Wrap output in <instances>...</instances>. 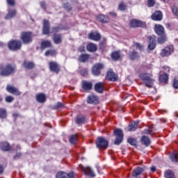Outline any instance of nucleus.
I'll use <instances>...</instances> for the list:
<instances>
[{"mask_svg": "<svg viewBox=\"0 0 178 178\" xmlns=\"http://www.w3.org/2000/svg\"><path fill=\"white\" fill-rule=\"evenodd\" d=\"M172 87L175 90H178V77H175L172 82Z\"/></svg>", "mask_w": 178, "mask_h": 178, "instance_id": "obj_48", "label": "nucleus"}, {"mask_svg": "<svg viewBox=\"0 0 178 178\" xmlns=\"http://www.w3.org/2000/svg\"><path fill=\"white\" fill-rule=\"evenodd\" d=\"M0 148L3 152H8L12 149L10 145L8 142H1L0 143Z\"/></svg>", "mask_w": 178, "mask_h": 178, "instance_id": "obj_27", "label": "nucleus"}, {"mask_svg": "<svg viewBox=\"0 0 178 178\" xmlns=\"http://www.w3.org/2000/svg\"><path fill=\"white\" fill-rule=\"evenodd\" d=\"M170 158L172 162H178V153L174 152L170 156Z\"/></svg>", "mask_w": 178, "mask_h": 178, "instance_id": "obj_45", "label": "nucleus"}, {"mask_svg": "<svg viewBox=\"0 0 178 178\" xmlns=\"http://www.w3.org/2000/svg\"><path fill=\"white\" fill-rule=\"evenodd\" d=\"M19 113H14L13 114V117L15 119H17V118H19Z\"/></svg>", "mask_w": 178, "mask_h": 178, "instance_id": "obj_63", "label": "nucleus"}, {"mask_svg": "<svg viewBox=\"0 0 178 178\" xmlns=\"http://www.w3.org/2000/svg\"><path fill=\"white\" fill-rule=\"evenodd\" d=\"M49 69L50 72L59 74L60 73V65L56 61H50L49 63Z\"/></svg>", "mask_w": 178, "mask_h": 178, "instance_id": "obj_10", "label": "nucleus"}, {"mask_svg": "<svg viewBox=\"0 0 178 178\" xmlns=\"http://www.w3.org/2000/svg\"><path fill=\"white\" fill-rule=\"evenodd\" d=\"M16 73V66L13 64L8 63L6 65H0V76L2 77H9Z\"/></svg>", "mask_w": 178, "mask_h": 178, "instance_id": "obj_2", "label": "nucleus"}, {"mask_svg": "<svg viewBox=\"0 0 178 178\" xmlns=\"http://www.w3.org/2000/svg\"><path fill=\"white\" fill-rule=\"evenodd\" d=\"M128 58L130 60H140V54L136 49H132L128 54Z\"/></svg>", "mask_w": 178, "mask_h": 178, "instance_id": "obj_16", "label": "nucleus"}, {"mask_svg": "<svg viewBox=\"0 0 178 178\" xmlns=\"http://www.w3.org/2000/svg\"><path fill=\"white\" fill-rule=\"evenodd\" d=\"M95 144L99 149H108V147H109V141L104 136H99L96 139Z\"/></svg>", "mask_w": 178, "mask_h": 178, "instance_id": "obj_4", "label": "nucleus"}, {"mask_svg": "<svg viewBox=\"0 0 178 178\" xmlns=\"http://www.w3.org/2000/svg\"><path fill=\"white\" fill-rule=\"evenodd\" d=\"M147 38L149 40L148 48L150 51H154L156 48V36L149 35Z\"/></svg>", "mask_w": 178, "mask_h": 178, "instance_id": "obj_12", "label": "nucleus"}, {"mask_svg": "<svg viewBox=\"0 0 178 178\" xmlns=\"http://www.w3.org/2000/svg\"><path fill=\"white\" fill-rule=\"evenodd\" d=\"M86 49L88 52H96L98 47H97V44L90 42L86 45Z\"/></svg>", "mask_w": 178, "mask_h": 178, "instance_id": "obj_34", "label": "nucleus"}, {"mask_svg": "<svg viewBox=\"0 0 178 178\" xmlns=\"http://www.w3.org/2000/svg\"><path fill=\"white\" fill-rule=\"evenodd\" d=\"M139 123L140 121H134L133 122H131L128 126L129 131H136L137 129H138Z\"/></svg>", "mask_w": 178, "mask_h": 178, "instance_id": "obj_31", "label": "nucleus"}, {"mask_svg": "<svg viewBox=\"0 0 178 178\" xmlns=\"http://www.w3.org/2000/svg\"><path fill=\"white\" fill-rule=\"evenodd\" d=\"M14 100H15V98L12 96H7L5 98L6 102H8V103L13 102Z\"/></svg>", "mask_w": 178, "mask_h": 178, "instance_id": "obj_50", "label": "nucleus"}, {"mask_svg": "<svg viewBox=\"0 0 178 178\" xmlns=\"http://www.w3.org/2000/svg\"><path fill=\"white\" fill-rule=\"evenodd\" d=\"M17 13V10H16V9H8V14L5 17L6 20L13 19V17H15V16H16Z\"/></svg>", "mask_w": 178, "mask_h": 178, "instance_id": "obj_30", "label": "nucleus"}, {"mask_svg": "<svg viewBox=\"0 0 178 178\" xmlns=\"http://www.w3.org/2000/svg\"><path fill=\"white\" fill-rule=\"evenodd\" d=\"M62 106H63V104H62V102H57V104H56L55 108H56V109H58V108H62Z\"/></svg>", "mask_w": 178, "mask_h": 178, "instance_id": "obj_58", "label": "nucleus"}, {"mask_svg": "<svg viewBox=\"0 0 178 178\" xmlns=\"http://www.w3.org/2000/svg\"><path fill=\"white\" fill-rule=\"evenodd\" d=\"M154 130H152V128L145 129L143 130V134H152V132Z\"/></svg>", "mask_w": 178, "mask_h": 178, "instance_id": "obj_49", "label": "nucleus"}, {"mask_svg": "<svg viewBox=\"0 0 178 178\" xmlns=\"http://www.w3.org/2000/svg\"><path fill=\"white\" fill-rule=\"evenodd\" d=\"M46 48H52V43L50 40H43L40 43V49L44 51Z\"/></svg>", "mask_w": 178, "mask_h": 178, "instance_id": "obj_28", "label": "nucleus"}, {"mask_svg": "<svg viewBox=\"0 0 178 178\" xmlns=\"http://www.w3.org/2000/svg\"><path fill=\"white\" fill-rule=\"evenodd\" d=\"M7 3H8L10 6H15L16 3L15 0H7Z\"/></svg>", "mask_w": 178, "mask_h": 178, "instance_id": "obj_56", "label": "nucleus"}, {"mask_svg": "<svg viewBox=\"0 0 178 178\" xmlns=\"http://www.w3.org/2000/svg\"><path fill=\"white\" fill-rule=\"evenodd\" d=\"M128 144H130L132 147H137V140L134 138H129L127 140Z\"/></svg>", "mask_w": 178, "mask_h": 178, "instance_id": "obj_41", "label": "nucleus"}, {"mask_svg": "<svg viewBox=\"0 0 178 178\" xmlns=\"http://www.w3.org/2000/svg\"><path fill=\"white\" fill-rule=\"evenodd\" d=\"M106 80L108 81H117L118 75H116L113 71L109 70L106 72Z\"/></svg>", "mask_w": 178, "mask_h": 178, "instance_id": "obj_17", "label": "nucleus"}, {"mask_svg": "<svg viewBox=\"0 0 178 178\" xmlns=\"http://www.w3.org/2000/svg\"><path fill=\"white\" fill-rule=\"evenodd\" d=\"M163 69H164L165 72H167V73H169L170 72V67L168 66H163Z\"/></svg>", "mask_w": 178, "mask_h": 178, "instance_id": "obj_61", "label": "nucleus"}, {"mask_svg": "<svg viewBox=\"0 0 178 178\" xmlns=\"http://www.w3.org/2000/svg\"><path fill=\"white\" fill-rule=\"evenodd\" d=\"M53 41L54 44H62V35L60 33H54L53 35Z\"/></svg>", "mask_w": 178, "mask_h": 178, "instance_id": "obj_35", "label": "nucleus"}, {"mask_svg": "<svg viewBox=\"0 0 178 178\" xmlns=\"http://www.w3.org/2000/svg\"><path fill=\"white\" fill-rule=\"evenodd\" d=\"M80 169L86 176H88L89 177H95V172L91 168L80 165Z\"/></svg>", "mask_w": 178, "mask_h": 178, "instance_id": "obj_13", "label": "nucleus"}, {"mask_svg": "<svg viewBox=\"0 0 178 178\" xmlns=\"http://www.w3.org/2000/svg\"><path fill=\"white\" fill-rule=\"evenodd\" d=\"M106 44V41H103L100 42V47H105V44Z\"/></svg>", "mask_w": 178, "mask_h": 178, "instance_id": "obj_64", "label": "nucleus"}, {"mask_svg": "<svg viewBox=\"0 0 178 178\" xmlns=\"http://www.w3.org/2000/svg\"><path fill=\"white\" fill-rule=\"evenodd\" d=\"M154 33L158 35L157 42L158 44H165L168 40V35L165 31V27L161 24H155L154 27Z\"/></svg>", "mask_w": 178, "mask_h": 178, "instance_id": "obj_1", "label": "nucleus"}, {"mask_svg": "<svg viewBox=\"0 0 178 178\" xmlns=\"http://www.w3.org/2000/svg\"><path fill=\"white\" fill-rule=\"evenodd\" d=\"M63 7L66 10H72V6L69 3H64Z\"/></svg>", "mask_w": 178, "mask_h": 178, "instance_id": "obj_51", "label": "nucleus"}, {"mask_svg": "<svg viewBox=\"0 0 178 178\" xmlns=\"http://www.w3.org/2000/svg\"><path fill=\"white\" fill-rule=\"evenodd\" d=\"M152 20L154 22H161L163 19V14L161 10H156L152 15H151Z\"/></svg>", "mask_w": 178, "mask_h": 178, "instance_id": "obj_15", "label": "nucleus"}, {"mask_svg": "<svg viewBox=\"0 0 178 178\" xmlns=\"http://www.w3.org/2000/svg\"><path fill=\"white\" fill-rule=\"evenodd\" d=\"M79 52H85L86 51V47L84 46H80L79 48Z\"/></svg>", "mask_w": 178, "mask_h": 178, "instance_id": "obj_60", "label": "nucleus"}, {"mask_svg": "<svg viewBox=\"0 0 178 178\" xmlns=\"http://www.w3.org/2000/svg\"><path fill=\"white\" fill-rule=\"evenodd\" d=\"M127 9V4L124 2H121L118 4V10H120V12H124Z\"/></svg>", "mask_w": 178, "mask_h": 178, "instance_id": "obj_42", "label": "nucleus"}, {"mask_svg": "<svg viewBox=\"0 0 178 178\" xmlns=\"http://www.w3.org/2000/svg\"><path fill=\"white\" fill-rule=\"evenodd\" d=\"M111 59L113 60H119L120 59L121 56H120V51H114L111 53Z\"/></svg>", "mask_w": 178, "mask_h": 178, "instance_id": "obj_38", "label": "nucleus"}, {"mask_svg": "<svg viewBox=\"0 0 178 178\" xmlns=\"http://www.w3.org/2000/svg\"><path fill=\"white\" fill-rule=\"evenodd\" d=\"M173 52H175V47L173 45H168L164 49H161L160 56L161 58H166L167 56H170Z\"/></svg>", "mask_w": 178, "mask_h": 178, "instance_id": "obj_8", "label": "nucleus"}, {"mask_svg": "<svg viewBox=\"0 0 178 178\" xmlns=\"http://www.w3.org/2000/svg\"><path fill=\"white\" fill-rule=\"evenodd\" d=\"M90 59V54H81L78 58V60L79 62H81L82 63H86Z\"/></svg>", "mask_w": 178, "mask_h": 178, "instance_id": "obj_37", "label": "nucleus"}, {"mask_svg": "<svg viewBox=\"0 0 178 178\" xmlns=\"http://www.w3.org/2000/svg\"><path fill=\"white\" fill-rule=\"evenodd\" d=\"M87 122V119L86 116L83 115H78L75 118V123L78 124V126H81L82 124H86Z\"/></svg>", "mask_w": 178, "mask_h": 178, "instance_id": "obj_18", "label": "nucleus"}, {"mask_svg": "<svg viewBox=\"0 0 178 178\" xmlns=\"http://www.w3.org/2000/svg\"><path fill=\"white\" fill-rule=\"evenodd\" d=\"M113 134L115 136V145H120L123 141V131L120 129H117L113 131Z\"/></svg>", "mask_w": 178, "mask_h": 178, "instance_id": "obj_7", "label": "nucleus"}, {"mask_svg": "<svg viewBox=\"0 0 178 178\" xmlns=\"http://www.w3.org/2000/svg\"><path fill=\"white\" fill-rule=\"evenodd\" d=\"M81 87L83 91H91V90H92V82L88 81H82Z\"/></svg>", "mask_w": 178, "mask_h": 178, "instance_id": "obj_22", "label": "nucleus"}, {"mask_svg": "<svg viewBox=\"0 0 178 178\" xmlns=\"http://www.w3.org/2000/svg\"><path fill=\"white\" fill-rule=\"evenodd\" d=\"M132 47H134L136 48V49H138L139 51H143L144 49V47L143 44H140L139 42H135Z\"/></svg>", "mask_w": 178, "mask_h": 178, "instance_id": "obj_47", "label": "nucleus"}, {"mask_svg": "<svg viewBox=\"0 0 178 178\" xmlns=\"http://www.w3.org/2000/svg\"><path fill=\"white\" fill-rule=\"evenodd\" d=\"M6 118H8L6 109L0 108V119H6Z\"/></svg>", "mask_w": 178, "mask_h": 178, "instance_id": "obj_40", "label": "nucleus"}, {"mask_svg": "<svg viewBox=\"0 0 178 178\" xmlns=\"http://www.w3.org/2000/svg\"><path fill=\"white\" fill-rule=\"evenodd\" d=\"M79 73L83 77H87V76H88V69L83 68L79 71Z\"/></svg>", "mask_w": 178, "mask_h": 178, "instance_id": "obj_46", "label": "nucleus"}, {"mask_svg": "<svg viewBox=\"0 0 178 178\" xmlns=\"http://www.w3.org/2000/svg\"><path fill=\"white\" fill-rule=\"evenodd\" d=\"M77 140H79V137L77 136V134H74L70 137L69 141L71 144H76Z\"/></svg>", "mask_w": 178, "mask_h": 178, "instance_id": "obj_43", "label": "nucleus"}, {"mask_svg": "<svg viewBox=\"0 0 178 178\" xmlns=\"http://www.w3.org/2000/svg\"><path fill=\"white\" fill-rule=\"evenodd\" d=\"M97 22H99V23H102L103 24H105L106 23H108L110 19L108 15L100 14L97 16Z\"/></svg>", "mask_w": 178, "mask_h": 178, "instance_id": "obj_25", "label": "nucleus"}, {"mask_svg": "<svg viewBox=\"0 0 178 178\" xmlns=\"http://www.w3.org/2000/svg\"><path fill=\"white\" fill-rule=\"evenodd\" d=\"M140 141L143 145H145V147H148L151 145V139L147 136H143L140 138Z\"/></svg>", "mask_w": 178, "mask_h": 178, "instance_id": "obj_36", "label": "nucleus"}, {"mask_svg": "<svg viewBox=\"0 0 178 178\" xmlns=\"http://www.w3.org/2000/svg\"><path fill=\"white\" fill-rule=\"evenodd\" d=\"M8 47L10 51H19L22 49V41L19 40H11L8 43Z\"/></svg>", "mask_w": 178, "mask_h": 178, "instance_id": "obj_6", "label": "nucleus"}, {"mask_svg": "<svg viewBox=\"0 0 178 178\" xmlns=\"http://www.w3.org/2000/svg\"><path fill=\"white\" fill-rule=\"evenodd\" d=\"M155 5V0H147V6L149 8H152Z\"/></svg>", "mask_w": 178, "mask_h": 178, "instance_id": "obj_52", "label": "nucleus"}, {"mask_svg": "<svg viewBox=\"0 0 178 178\" xmlns=\"http://www.w3.org/2000/svg\"><path fill=\"white\" fill-rule=\"evenodd\" d=\"M129 24L130 27L132 29H137L138 27H140L141 29H145L147 27V24L145 22H143L136 19H131Z\"/></svg>", "mask_w": 178, "mask_h": 178, "instance_id": "obj_9", "label": "nucleus"}, {"mask_svg": "<svg viewBox=\"0 0 178 178\" xmlns=\"http://www.w3.org/2000/svg\"><path fill=\"white\" fill-rule=\"evenodd\" d=\"M6 91L10 92V94H13V95H20V94H22V92L19 91L18 88H16L15 87L10 85H8L6 86Z\"/></svg>", "mask_w": 178, "mask_h": 178, "instance_id": "obj_21", "label": "nucleus"}, {"mask_svg": "<svg viewBox=\"0 0 178 178\" xmlns=\"http://www.w3.org/2000/svg\"><path fill=\"white\" fill-rule=\"evenodd\" d=\"M165 178H175V172L170 170H168L164 172Z\"/></svg>", "mask_w": 178, "mask_h": 178, "instance_id": "obj_39", "label": "nucleus"}, {"mask_svg": "<svg viewBox=\"0 0 178 178\" xmlns=\"http://www.w3.org/2000/svg\"><path fill=\"white\" fill-rule=\"evenodd\" d=\"M88 38L92 41H99L101 40V34L99 33L92 32L88 34Z\"/></svg>", "mask_w": 178, "mask_h": 178, "instance_id": "obj_29", "label": "nucleus"}, {"mask_svg": "<svg viewBox=\"0 0 178 178\" xmlns=\"http://www.w3.org/2000/svg\"><path fill=\"white\" fill-rule=\"evenodd\" d=\"M56 178H74V174H73L72 172L67 173L60 171L56 174Z\"/></svg>", "mask_w": 178, "mask_h": 178, "instance_id": "obj_20", "label": "nucleus"}, {"mask_svg": "<svg viewBox=\"0 0 178 178\" xmlns=\"http://www.w3.org/2000/svg\"><path fill=\"white\" fill-rule=\"evenodd\" d=\"M105 83L104 82H98L95 84L94 88L96 92L98 94H102L105 90Z\"/></svg>", "mask_w": 178, "mask_h": 178, "instance_id": "obj_19", "label": "nucleus"}, {"mask_svg": "<svg viewBox=\"0 0 178 178\" xmlns=\"http://www.w3.org/2000/svg\"><path fill=\"white\" fill-rule=\"evenodd\" d=\"M43 34L48 35L50 33V24L49 21L47 19L43 20V29H42Z\"/></svg>", "mask_w": 178, "mask_h": 178, "instance_id": "obj_24", "label": "nucleus"}, {"mask_svg": "<svg viewBox=\"0 0 178 178\" xmlns=\"http://www.w3.org/2000/svg\"><path fill=\"white\" fill-rule=\"evenodd\" d=\"M104 64L96 63L92 67V73L93 76H99L101 74V70L104 69Z\"/></svg>", "mask_w": 178, "mask_h": 178, "instance_id": "obj_11", "label": "nucleus"}, {"mask_svg": "<svg viewBox=\"0 0 178 178\" xmlns=\"http://www.w3.org/2000/svg\"><path fill=\"white\" fill-rule=\"evenodd\" d=\"M20 158H22V153L19 152V153H17L16 155L14 156L13 159H15L16 161L17 159H20Z\"/></svg>", "mask_w": 178, "mask_h": 178, "instance_id": "obj_54", "label": "nucleus"}, {"mask_svg": "<svg viewBox=\"0 0 178 178\" xmlns=\"http://www.w3.org/2000/svg\"><path fill=\"white\" fill-rule=\"evenodd\" d=\"M87 104L90 105H98L99 104V98L95 95H88L87 97Z\"/></svg>", "mask_w": 178, "mask_h": 178, "instance_id": "obj_14", "label": "nucleus"}, {"mask_svg": "<svg viewBox=\"0 0 178 178\" xmlns=\"http://www.w3.org/2000/svg\"><path fill=\"white\" fill-rule=\"evenodd\" d=\"M143 172H144V168L143 167H137L132 171V177H137V176H140Z\"/></svg>", "mask_w": 178, "mask_h": 178, "instance_id": "obj_33", "label": "nucleus"}, {"mask_svg": "<svg viewBox=\"0 0 178 178\" xmlns=\"http://www.w3.org/2000/svg\"><path fill=\"white\" fill-rule=\"evenodd\" d=\"M108 15L111 16V17H118V14L115 12H109Z\"/></svg>", "mask_w": 178, "mask_h": 178, "instance_id": "obj_59", "label": "nucleus"}, {"mask_svg": "<svg viewBox=\"0 0 178 178\" xmlns=\"http://www.w3.org/2000/svg\"><path fill=\"white\" fill-rule=\"evenodd\" d=\"M173 15L178 17V8L177 6H173L172 8Z\"/></svg>", "mask_w": 178, "mask_h": 178, "instance_id": "obj_53", "label": "nucleus"}, {"mask_svg": "<svg viewBox=\"0 0 178 178\" xmlns=\"http://www.w3.org/2000/svg\"><path fill=\"white\" fill-rule=\"evenodd\" d=\"M36 101L40 104H44L47 101V96L44 93H38L36 95Z\"/></svg>", "mask_w": 178, "mask_h": 178, "instance_id": "obj_32", "label": "nucleus"}, {"mask_svg": "<svg viewBox=\"0 0 178 178\" xmlns=\"http://www.w3.org/2000/svg\"><path fill=\"white\" fill-rule=\"evenodd\" d=\"M20 40L23 44L26 45L33 42V32L31 31H22L21 33Z\"/></svg>", "mask_w": 178, "mask_h": 178, "instance_id": "obj_5", "label": "nucleus"}, {"mask_svg": "<svg viewBox=\"0 0 178 178\" xmlns=\"http://www.w3.org/2000/svg\"><path fill=\"white\" fill-rule=\"evenodd\" d=\"M59 30H60V27H59V26H54L52 28L53 33H58V32H59Z\"/></svg>", "mask_w": 178, "mask_h": 178, "instance_id": "obj_57", "label": "nucleus"}, {"mask_svg": "<svg viewBox=\"0 0 178 178\" xmlns=\"http://www.w3.org/2000/svg\"><path fill=\"white\" fill-rule=\"evenodd\" d=\"M159 83H163V84H168L169 83V74L164 73L159 76Z\"/></svg>", "mask_w": 178, "mask_h": 178, "instance_id": "obj_26", "label": "nucleus"}, {"mask_svg": "<svg viewBox=\"0 0 178 178\" xmlns=\"http://www.w3.org/2000/svg\"><path fill=\"white\" fill-rule=\"evenodd\" d=\"M3 170H5V168H3V165H2V164H0V175H2L3 173Z\"/></svg>", "mask_w": 178, "mask_h": 178, "instance_id": "obj_62", "label": "nucleus"}, {"mask_svg": "<svg viewBox=\"0 0 178 178\" xmlns=\"http://www.w3.org/2000/svg\"><path fill=\"white\" fill-rule=\"evenodd\" d=\"M54 55H56V50L55 49H49L44 53L45 56H54Z\"/></svg>", "mask_w": 178, "mask_h": 178, "instance_id": "obj_44", "label": "nucleus"}, {"mask_svg": "<svg viewBox=\"0 0 178 178\" xmlns=\"http://www.w3.org/2000/svg\"><path fill=\"white\" fill-rule=\"evenodd\" d=\"M22 66L23 67H24V69H27L28 70H32V69H34L35 67V64L33 61L24 60L22 63Z\"/></svg>", "mask_w": 178, "mask_h": 178, "instance_id": "obj_23", "label": "nucleus"}, {"mask_svg": "<svg viewBox=\"0 0 178 178\" xmlns=\"http://www.w3.org/2000/svg\"><path fill=\"white\" fill-rule=\"evenodd\" d=\"M40 7L42 9H44V10H47V4L45 3V1L40 2Z\"/></svg>", "mask_w": 178, "mask_h": 178, "instance_id": "obj_55", "label": "nucleus"}, {"mask_svg": "<svg viewBox=\"0 0 178 178\" xmlns=\"http://www.w3.org/2000/svg\"><path fill=\"white\" fill-rule=\"evenodd\" d=\"M138 77L143 82V84H144L145 87H147V88H152V87H154L155 79H154L152 74L143 72L139 74Z\"/></svg>", "mask_w": 178, "mask_h": 178, "instance_id": "obj_3", "label": "nucleus"}]
</instances>
